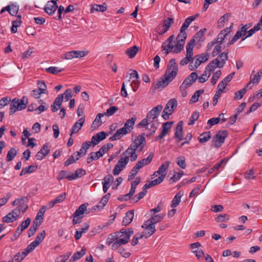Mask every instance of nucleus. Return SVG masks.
I'll return each mask as SVG.
<instances>
[{
	"mask_svg": "<svg viewBox=\"0 0 262 262\" xmlns=\"http://www.w3.org/2000/svg\"><path fill=\"white\" fill-rule=\"evenodd\" d=\"M178 72V66L176 60L172 58L170 60L167 66V68L165 74V77H162L160 80L155 84L154 89H159L161 88L166 87L169 83L177 75Z\"/></svg>",
	"mask_w": 262,
	"mask_h": 262,
	"instance_id": "1",
	"label": "nucleus"
},
{
	"mask_svg": "<svg viewBox=\"0 0 262 262\" xmlns=\"http://www.w3.org/2000/svg\"><path fill=\"white\" fill-rule=\"evenodd\" d=\"M97 144H98V133L93 136L91 141H86L82 143L79 151L75 152L76 154V157H77V159H79L81 157L85 155L87 150L90 147H93Z\"/></svg>",
	"mask_w": 262,
	"mask_h": 262,
	"instance_id": "2",
	"label": "nucleus"
},
{
	"mask_svg": "<svg viewBox=\"0 0 262 262\" xmlns=\"http://www.w3.org/2000/svg\"><path fill=\"white\" fill-rule=\"evenodd\" d=\"M28 103V98L26 96H23L20 99L14 98L10 104V115L13 114L17 111H21L26 108Z\"/></svg>",
	"mask_w": 262,
	"mask_h": 262,
	"instance_id": "3",
	"label": "nucleus"
},
{
	"mask_svg": "<svg viewBox=\"0 0 262 262\" xmlns=\"http://www.w3.org/2000/svg\"><path fill=\"white\" fill-rule=\"evenodd\" d=\"M177 101L176 99L173 98L169 100L167 103L164 111L162 112V117L165 120L169 119L174 110L177 106Z\"/></svg>",
	"mask_w": 262,
	"mask_h": 262,
	"instance_id": "4",
	"label": "nucleus"
},
{
	"mask_svg": "<svg viewBox=\"0 0 262 262\" xmlns=\"http://www.w3.org/2000/svg\"><path fill=\"white\" fill-rule=\"evenodd\" d=\"M146 146V139L144 137V134L140 135L137 137L130 145V147L135 148L137 151L141 152Z\"/></svg>",
	"mask_w": 262,
	"mask_h": 262,
	"instance_id": "5",
	"label": "nucleus"
},
{
	"mask_svg": "<svg viewBox=\"0 0 262 262\" xmlns=\"http://www.w3.org/2000/svg\"><path fill=\"white\" fill-rule=\"evenodd\" d=\"M228 136L227 130L219 131L212 138V142L213 146L219 148L224 143L225 140Z\"/></svg>",
	"mask_w": 262,
	"mask_h": 262,
	"instance_id": "6",
	"label": "nucleus"
},
{
	"mask_svg": "<svg viewBox=\"0 0 262 262\" xmlns=\"http://www.w3.org/2000/svg\"><path fill=\"white\" fill-rule=\"evenodd\" d=\"M129 159L128 157H122V154L120 156V159L118 162L117 164L115 166L113 173L115 176L118 175L120 172L123 169L127 164L128 163Z\"/></svg>",
	"mask_w": 262,
	"mask_h": 262,
	"instance_id": "7",
	"label": "nucleus"
},
{
	"mask_svg": "<svg viewBox=\"0 0 262 262\" xmlns=\"http://www.w3.org/2000/svg\"><path fill=\"white\" fill-rule=\"evenodd\" d=\"M88 203H84L81 205L73 213V217H76V216H80L83 218L84 214H89L91 210L90 209L88 208Z\"/></svg>",
	"mask_w": 262,
	"mask_h": 262,
	"instance_id": "8",
	"label": "nucleus"
},
{
	"mask_svg": "<svg viewBox=\"0 0 262 262\" xmlns=\"http://www.w3.org/2000/svg\"><path fill=\"white\" fill-rule=\"evenodd\" d=\"M192 43H190L189 45H187L186 46V56L183 58L181 61L180 64L181 66H184L188 64L191 59L192 58V56L193 55V50L192 49Z\"/></svg>",
	"mask_w": 262,
	"mask_h": 262,
	"instance_id": "9",
	"label": "nucleus"
},
{
	"mask_svg": "<svg viewBox=\"0 0 262 262\" xmlns=\"http://www.w3.org/2000/svg\"><path fill=\"white\" fill-rule=\"evenodd\" d=\"M206 31V29L200 30L199 32L195 34L193 38L190 40L189 42H188L187 45L192 43V49L193 50L196 42H199L204 41L203 36Z\"/></svg>",
	"mask_w": 262,
	"mask_h": 262,
	"instance_id": "10",
	"label": "nucleus"
},
{
	"mask_svg": "<svg viewBox=\"0 0 262 262\" xmlns=\"http://www.w3.org/2000/svg\"><path fill=\"white\" fill-rule=\"evenodd\" d=\"M173 121L166 122L162 124V132L156 137L155 140L158 141L162 139L168 133V130L171 128L172 125L173 124Z\"/></svg>",
	"mask_w": 262,
	"mask_h": 262,
	"instance_id": "11",
	"label": "nucleus"
},
{
	"mask_svg": "<svg viewBox=\"0 0 262 262\" xmlns=\"http://www.w3.org/2000/svg\"><path fill=\"white\" fill-rule=\"evenodd\" d=\"M58 6L56 1L51 0L48 2L44 8L45 11L49 15H51L56 11Z\"/></svg>",
	"mask_w": 262,
	"mask_h": 262,
	"instance_id": "12",
	"label": "nucleus"
},
{
	"mask_svg": "<svg viewBox=\"0 0 262 262\" xmlns=\"http://www.w3.org/2000/svg\"><path fill=\"white\" fill-rule=\"evenodd\" d=\"M142 228H145L146 230H147L146 238L152 235L156 231L155 225L152 223L150 221H146L142 225Z\"/></svg>",
	"mask_w": 262,
	"mask_h": 262,
	"instance_id": "13",
	"label": "nucleus"
},
{
	"mask_svg": "<svg viewBox=\"0 0 262 262\" xmlns=\"http://www.w3.org/2000/svg\"><path fill=\"white\" fill-rule=\"evenodd\" d=\"M136 151H137V150H135V148H132L129 146L124 152L122 153V157H128L129 159L130 158L131 161L134 162L138 158Z\"/></svg>",
	"mask_w": 262,
	"mask_h": 262,
	"instance_id": "14",
	"label": "nucleus"
},
{
	"mask_svg": "<svg viewBox=\"0 0 262 262\" xmlns=\"http://www.w3.org/2000/svg\"><path fill=\"white\" fill-rule=\"evenodd\" d=\"M198 78V75L196 72L191 73L182 82V84L188 88L194 83Z\"/></svg>",
	"mask_w": 262,
	"mask_h": 262,
	"instance_id": "15",
	"label": "nucleus"
},
{
	"mask_svg": "<svg viewBox=\"0 0 262 262\" xmlns=\"http://www.w3.org/2000/svg\"><path fill=\"white\" fill-rule=\"evenodd\" d=\"M50 152L49 143L45 144L40 150L36 154V157L38 160H41L48 155Z\"/></svg>",
	"mask_w": 262,
	"mask_h": 262,
	"instance_id": "16",
	"label": "nucleus"
},
{
	"mask_svg": "<svg viewBox=\"0 0 262 262\" xmlns=\"http://www.w3.org/2000/svg\"><path fill=\"white\" fill-rule=\"evenodd\" d=\"M183 121H179L177 124V127L176 128L174 138L177 139L178 142H180V141L183 140Z\"/></svg>",
	"mask_w": 262,
	"mask_h": 262,
	"instance_id": "17",
	"label": "nucleus"
},
{
	"mask_svg": "<svg viewBox=\"0 0 262 262\" xmlns=\"http://www.w3.org/2000/svg\"><path fill=\"white\" fill-rule=\"evenodd\" d=\"M85 119L84 118H80L75 123L71 129L70 136L73 134L77 133L81 128L84 123Z\"/></svg>",
	"mask_w": 262,
	"mask_h": 262,
	"instance_id": "18",
	"label": "nucleus"
},
{
	"mask_svg": "<svg viewBox=\"0 0 262 262\" xmlns=\"http://www.w3.org/2000/svg\"><path fill=\"white\" fill-rule=\"evenodd\" d=\"M163 109V106L161 104L153 107L147 114V116L158 119V117L160 115V112Z\"/></svg>",
	"mask_w": 262,
	"mask_h": 262,
	"instance_id": "19",
	"label": "nucleus"
},
{
	"mask_svg": "<svg viewBox=\"0 0 262 262\" xmlns=\"http://www.w3.org/2000/svg\"><path fill=\"white\" fill-rule=\"evenodd\" d=\"M128 134L127 130L125 128H121L118 129L113 136L109 138L111 141H115L120 139L124 135Z\"/></svg>",
	"mask_w": 262,
	"mask_h": 262,
	"instance_id": "20",
	"label": "nucleus"
},
{
	"mask_svg": "<svg viewBox=\"0 0 262 262\" xmlns=\"http://www.w3.org/2000/svg\"><path fill=\"white\" fill-rule=\"evenodd\" d=\"M112 246L113 250H116L122 245L127 244L129 242L128 236L125 237V238H118Z\"/></svg>",
	"mask_w": 262,
	"mask_h": 262,
	"instance_id": "21",
	"label": "nucleus"
},
{
	"mask_svg": "<svg viewBox=\"0 0 262 262\" xmlns=\"http://www.w3.org/2000/svg\"><path fill=\"white\" fill-rule=\"evenodd\" d=\"M63 99V95H58L54 100L53 104L51 105V107L53 112H56L59 110V107L61 105Z\"/></svg>",
	"mask_w": 262,
	"mask_h": 262,
	"instance_id": "22",
	"label": "nucleus"
},
{
	"mask_svg": "<svg viewBox=\"0 0 262 262\" xmlns=\"http://www.w3.org/2000/svg\"><path fill=\"white\" fill-rule=\"evenodd\" d=\"M220 61L218 58H216L210 62L209 64L206 67V70L209 72H213L216 67L222 68L221 67Z\"/></svg>",
	"mask_w": 262,
	"mask_h": 262,
	"instance_id": "23",
	"label": "nucleus"
},
{
	"mask_svg": "<svg viewBox=\"0 0 262 262\" xmlns=\"http://www.w3.org/2000/svg\"><path fill=\"white\" fill-rule=\"evenodd\" d=\"M134 216V210H129L125 214V216L123 220L122 224L125 226L129 225L132 222Z\"/></svg>",
	"mask_w": 262,
	"mask_h": 262,
	"instance_id": "24",
	"label": "nucleus"
},
{
	"mask_svg": "<svg viewBox=\"0 0 262 262\" xmlns=\"http://www.w3.org/2000/svg\"><path fill=\"white\" fill-rule=\"evenodd\" d=\"M199 16V14H196L194 15L190 16L188 17H187L184 23H183V25L181 27V29H182V30H187V29L188 28L190 24L194 21L198 16Z\"/></svg>",
	"mask_w": 262,
	"mask_h": 262,
	"instance_id": "25",
	"label": "nucleus"
},
{
	"mask_svg": "<svg viewBox=\"0 0 262 262\" xmlns=\"http://www.w3.org/2000/svg\"><path fill=\"white\" fill-rule=\"evenodd\" d=\"M254 73L255 71H253L251 75V82H252V84H257L259 82L262 76V69L255 75H254Z\"/></svg>",
	"mask_w": 262,
	"mask_h": 262,
	"instance_id": "26",
	"label": "nucleus"
},
{
	"mask_svg": "<svg viewBox=\"0 0 262 262\" xmlns=\"http://www.w3.org/2000/svg\"><path fill=\"white\" fill-rule=\"evenodd\" d=\"M86 253V249L83 247L80 251H77L74 254L70 259V262H74L79 259Z\"/></svg>",
	"mask_w": 262,
	"mask_h": 262,
	"instance_id": "27",
	"label": "nucleus"
},
{
	"mask_svg": "<svg viewBox=\"0 0 262 262\" xmlns=\"http://www.w3.org/2000/svg\"><path fill=\"white\" fill-rule=\"evenodd\" d=\"M139 51V48L137 46H134L131 48L127 49L125 51L126 54L130 58H134Z\"/></svg>",
	"mask_w": 262,
	"mask_h": 262,
	"instance_id": "28",
	"label": "nucleus"
},
{
	"mask_svg": "<svg viewBox=\"0 0 262 262\" xmlns=\"http://www.w3.org/2000/svg\"><path fill=\"white\" fill-rule=\"evenodd\" d=\"M72 174L69 173L66 170H61L59 172L57 179L58 180L60 181L64 178H66L70 181H72Z\"/></svg>",
	"mask_w": 262,
	"mask_h": 262,
	"instance_id": "29",
	"label": "nucleus"
},
{
	"mask_svg": "<svg viewBox=\"0 0 262 262\" xmlns=\"http://www.w3.org/2000/svg\"><path fill=\"white\" fill-rule=\"evenodd\" d=\"M211 138L210 132H204L201 134L198 138L200 143H205L207 142Z\"/></svg>",
	"mask_w": 262,
	"mask_h": 262,
	"instance_id": "30",
	"label": "nucleus"
},
{
	"mask_svg": "<svg viewBox=\"0 0 262 262\" xmlns=\"http://www.w3.org/2000/svg\"><path fill=\"white\" fill-rule=\"evenodd\" d=\"M118 110V107L116 106H111L109 108L106 110V112L104 114L99 113V119L104 115L107 116H111L114 114Z\"/></svg>",
	"mask_w": 262,
	"mask_h": 262,
	"instance_id": "31",
	"label": "nucleus"
},
{
	"mask_svg": "<svg viewBox=\"0 0 262 262\" xmlns=\"http://www.w3.org/2000/svg\"><path fill=\"white\" fill-rule=\"evenodd\" d=\"M89 228V225L88 224H85L83 227L80 228L79 230H76L75 234V239L76 240L79 239L81 238L82 234L85 233Z\"/></svg>",
	"mask_w": 262,
	"mask_h": 262,
	"instance_id": "32",
	"label": "nucleus"
},
{
	"mask_svg": "<svg viewBox=\"0 0 262 262\" xmlns=\"http://www.w3.org/2000/svg\"><path fill=\"white\" fill-rule=\"evenodd\" d=\"M169 164L170 162L169 161H167L166 163L162 164L159 168V169L157 170V173H160V176L164 175L165 178L166 175V171L168 168Z\"/></svg>",
	"mask_w": 262,
	"mask_h": 262,
	"instance_id": "33",
	"label": "nucleus"
},
{
	"mask_svg": "<svg viewBox=\"0 0 262 262\" xmlns=\"http://www.w3.org/2000/svg\"><path fill=\"white\" fill-rule=\"evenodd\" d=\"M30 252H31V251L27 248H26L24 251L21 252V257L20 258H19V256H20V252H18L14 255V260L16 262H19L21 261Z\"/></svg>",
	"mask_w": 262,
	"mask_h": 262,
	"instance_id": "34",
	"label": "nucleus"
},
{
	"mask_svg": "<svg viewBox=\"0 0 262 262\" xmlns=\"http://www.w3.org/2000/svg\"><path fill=\"white\" fill-rule=\"evenodd\" d=\"M136 120V118H132L131 119L127 120L125 123L123 128H125L127 130V133L130 132L131 129L133 128Z\"/></svg>",
	"mask_w": 262,
	"mask_h": 262,
	"instance_id": "35",
	"label": "nucleus"
},
{
	"mask_svg": "<svg viewBox=\"0 0 262 262\" xmlns=\"http://www.w3.org/2000/svg\"><path fill=\"white\" fill-rule=\"evenodd\" d=\"M153 157L154 154L152 153H150L146 158L143 159L141 161H139L138 163L142 168L144 166L148 165L151 162Z\"/></svg>",
	"mask_w": 262,
	"mask_h": 262,
	"instance_id": "36",
	"label": "nucleus"
},
{
	"mask_svg": "<svg viewBox=\"0 0 262 262\" xmlns=\"http://www.w3.org/2000/svg\"><path fill=\"white\" fill-rule=\"evenodd\" d=\"M37 166L30 165L28 167L23 168L21 172L20 173L19 176H22L27 173H31L35 171L37 169Z\"/></svg>",
	"mask_w": 262,
	"mask_h": 262,
	"instance_id": "37",
	"label": "nucleus"
},
{
	"mask_svg": "<svg viewBox=\"0 0 262 262\" xmlns=\"http://www.w3.org/2000/svg\"><path fill=\"white\" fill-rule=\"evenodd\" d=\"M113 147V144L111 143L104 145L99 149V158L107 152L110 149Z\"/></svg>",
	"mask_w": 262,
	"mask_h": 262,
	"instance_id": "38",
	"label": "nucleus"
},
{
	"mask_svg": "<svg viewBox=\"0 0 262 262\" xmlns=\"http://www.w3.org/2000/svg\"><path fill=\"white\" fill-rule=\"evenodd\" d=\"M17 152L15 148H11L8 151L7 155L6 161L10 162L12 161L16 156Z\"/></svg>",
	"mask_w": 262,
	"mask_h": 262,
	"instance_id": "39",
	"label": "nucleus"
},
{
	"mask_svg": "<svg viewBox=\"0 0 262 262\" xmlns=\"http://www.w3.org/2000/svg\"><path fill=\"white\" fill-rule=\"evenodd\" d=\"M204 92V90L200 89L196 91L191 97L189 103H193L197 102L200 95Z\"/></svg>",
	"mask_w": 262,
	"mask_h": 262,
	"instance_id": "40",
	"label": "nucleus"
},
{
	"mask_svg": "<svg viewBox=\"0 0 262 262\" xmlns=\"http://www.w3.org/2000/svg\"><path fill=\"white\" fill-rule=\"evenodd\" d=\"M230 17V15L229 13H226L222 16L218 20V27L220 28H222L224 25V23L229 20Z\"/></svg>",
	"mask_w": 262,
	"mask_h": 262,
	"instance_id": "41",
	"label": "nucleus"
},
{
	"mask_svg": "<svg viewBox=\"0 0 262 262\" xmlns=\"http://www.w3.org/2000/svg\"><path fill=\"white\" fill-rule=\"evenodd\" d=\"M165 216V214L163 213L159 214L158 215H155L154 216H151L148 220L150 221L154 225L157 224V223L160 222L162 220Z\"/></svg>",
	"mask_w": 262,
	"mask_h": 262,
	"instance_id": "42",
	"label": "nucleus"
},
{
	"mask_svg": "<svg viewBox=\"0 0 262 262\" xmlns=\"http://www.w3.org/2000/svg\"><path fill=\"white\" fill-rule=\"evenodd\" d=\"M16 220V218L13 213H9L6 216L3 217V222L7 223H13Z\"/></svg>",
	"mask_w": 262,
	"mask_h": 262,
	"instance_id": "43",
	"label": "nucleus"
},
{
	"mask_svg": "<svg viewBox=\"0 0 262 262\" xmlns=\"http://www.w3.org/2000/svg\"><path fill=\"white\" fill-rule=\"evenodd\" d=\"M185 31L186 30H182V29H180V32L177 36V41L185 43V40L187 37V34Z\"/></svg>",
	"mask_w": 262,
	"mask_h": 262,
	"instance_id": "44",
	"label": "nucleus"
},
{
	"mask_svg": "<svg viewBox=\"0 0 262 262\" xmlns=\"http://www.w3.org/2000/svg\"><path fill=\"white\" fill-rule=\"evenodd\" d=\"M228 52L222 53L217 58L220 61L221 67L223 68L224 67L226 60L228 59Z\"/></svg>",
	"mask_w": 262,
	"mask_h": 262,
	"instance_id": "45",
	"label": "nucleus"
},
{
	"mask_svg": "<svg viewBox=\"0 0 262 262\" xmlns=\"http://www.w3.org/2000/svg\"><path fill=\"white\" fill-rule=\"evenodd\" d=\"M247 92L246 88H244L242 90L237 91L234 94V99L235 100H240L241 99L244 95L246 94Z\"/></svg>",
	"mask_w": 262,
	"mask_h": 262,
	"instance_id": "46",
	"label": "nucleus"
},
{
	"mask_svg": "<svg viewBox=\"0 0 262 262\" xmlns=\"http://www.w3.org/2000/svg\"><path fill=\"white\" fill-rule=\"evenodd\" d=\"M176 163L182 169H185L186 166L185 158L184 156H179L177 158Z\"/></svg>",
	"mask_w": 262,
	"mask_h": 262,
	"instance_id": "47",
	"label": "nucleus"
},
{
	"mask_svg": "<svg viewBox=\"0 0 262 262\" xmlns=\"http://www.w3.org/2000/svg\"><path fill=\"white\" fill-rule=\"evenodd\" d=\"M199 116H200V113L198 112H197V111L194 112L192 114L191 116L189 119V122L188 123V124L189 125H192L194 124L195 121L198 119Z\"/></svg>",
	"mask_w": 262,
	"mask_h": 262,
	"instance_id": "48",
	"label": "nucleus"
},
{
	"mask_svg": "<svg viewBox=\"0 0 262 262\" xmlns=\"http://www.w3.org/2000/svg\"><path fill=\"white\" fill-rule=\"evenodd\" d=\"M85 171L84 169L81 168L78 169L74 173H72V178H71L73 179V180H76L78 178L81 177L82 176L85 174Z\"/></svg>",
	"mask_w": 262,
	"mask_h": 262,
	"instance_id": "49",
	"label": "nucleus"
},
{
	"mask_svg": "<svg viewBox=\"0 0 262 262\" xmlns=\"http://www.w3.org/2000/svg\"><path fill=\"white\" fill-rule=\"evenodd\" d=\"M76 154L75 152L64 163V166H68L77 161L78 159H77V157H76Z\"/></svg>",
	"mask_w": 262,
	"mask_h": 262,
	"instance_id": "50",
	"label": "nucleus"
},
{
	"mask_svg": "<svg viewBox=\"0 0 262 262\" xmlns=\"http://www.w3.org/2000/svg\"><path fill=\"white\" fill-rule=\"evenodd\" d=\"M184 43L177 41V44L174 46L172 52L174 53H180L184 48Z\"/></svg>",
	"mask_w": 262,
	"mask_h": 262,
	"instance_id": "51",
	"label": "nucleus"
},
{
	"mask_svg": "<svg viewBox=\"0 0 262 262\" xmlns=\"http://www.w3.org/2000/svg\"><path fill=\"white\" fill-rule=\"evenodd\" d=\"M229 220V215L227 214H222L219 215L215 220L217 222L221 223V222H227Z\"/></svg>",
	"mask_w": 262,
	"mask_h": 262,
	"instance_id": "52",
	"label": "nucleus"
},
{
	"mask_svg": "<svg viewBox=\"0 0 262 262\" xmlns=\"http://www.w3.org/2000/svg\"><path fill=\"white\" fill-rule=\"evenodd\" d=\"M63 70V69H59L55 67H50L46 69V71L53 74H57Z\"/></svg>",
	"mask_w": 262,
	"mask_h": 262,
	"instance_id": "53",
	"label": "nucleus"
},
{
	"mask_svg": "<svg viewBox=\"0 0 262 262\" xmlns=\"http://www.w3.org/2000/svg\"><path fill=\"white\" fill-rule=\"evenodd\" d=\"M45 230H43L40 233L38 234L36 237L35 240L33 242H35V244H37V245H39L45 238Z\"/></svg>",
	"mask_w": 262,
	"mask_h": 262,
	"instance_id": "54",
	"label": "nucleus"
},
{
	"mask_svg": "<svg viewBox=\"0 0 262 262\" xmlns=\"http://www.w3.org/2000/svg\"><path fill=\"white\" fill-rule=\"evenodd\" d=\"M174 23V20L171 17H169L164 21L163 27L167 29L168 30L170 28L171 26Z\"/></svg>",
	"mask_w": 262,
	"mask_h": 262,
	"instance_id": "55",
	"label": "nucleus"
},
{
	"mask_svg": "<svg viewBox=\"0 0 262 262\" xmlns=\"http://www.w3.org/2000/svg\"><path fill=\"white\" fill-rule=\"evenodd\" d=\"M221 74L222 72L221 70H218L213 74V76L211 79V82L213 85H215L216 84V81L221 76Z\"/></svg>",
	"mask_w": 262,
	"mask_h": 262,
	"instance_id": "56",
	"label": "nucleus"
},
{
	"mask_svg": "<svg viewBox=\"0 0 262 262\" xmlns=\"http://www.w3.org/2000/svg\"><path fill=\"white\" fill-rule=\"evenodd\" d=\"M195 58H198L201 61V63L205 62L206 61L209 57V54L208 53H203L201 54H198L195 56Z\"/></svg>",
	"mask_w": 262,
	"mask_h": 262,
	"instance_id": "57",
	"label": "nucleus"
},
{
	"mask_svg": "<svg viewBox=\"0 0 262 262\" xmlns=\"http://www.w3.org/2000/svg\"><path fill=\"white\" fill-rule=\"evenodd\" d=\"M11 101V99L9 97H6L0 99V110L8 105Z\"/></svg>",
	"mask_w": 262,
	"mask_h": 262,
	"instance_id": "58",
	"label": "nucleus"
},
{
	"mask_svg": "<svg viewBox=\"0 0 262 262\" xmlns=\"http://www.w3.org/2000/svg\"><path fill=\"white\" fill-rule=\"evenodd\" d=\"M181 196L179 194H176L171 202V207L172 208L177 207L181 201Z\"/></svg>",
	"mask_w": 262,
	"mask_h": 262,
	"instance_id": "59",
	"label": "nucleus"
},
{
	"mask_svg": "<svg viewBox=\"0 0 262 262\" xmlns=\"http://www.w3.org/2000/svg\"><path fill=\"white\" fill-rule=\"evenodd\" d=\"M210 76V74L209 73L208 74V71L205 70L202 75L201 77H198V79H199V82L200 83H204L208 79Z\"/></svg>",
	"mask_w": 262,
	"mask_h": 262,
	"instance_id": "60",
	"label": "nucleus"
},
{
	"mask_svg": "<svg viewBox=\"0 0 262 262\" xmlns=\"http://www.w3.org/2000/svg\"><path fill=\"white\" fill-rule=\"evenodd\" d=\"M10 9L9 10V14L12 16H15L18 12L19 7L13 4L10 5Z\"/></svg>",
	"mask_w": 262,
	"mask_h": 262,
	"instance_id": "61",
	"label": "nucleus"
},
{
	"mask_svg": "<svg viewBox=\"0 0 262 262\" xmlns=\"http://www.w3.org/2000/svg\"><path fill=\"white\" fill-rule=\"evenodd\" d=\"M242 36H244V35L238 30L235 35L233 37L232 39L229 41V45L233 44L235 41H236L239 38H240Z\"/></svg>",
	"mask_w": 262,
	"mask_h": 262,
	"instance_id": "62",
	"label": "nucleus"
},
{
	"mask_svg": "<svg viewBox=\"0 0 262 262\" xmlns=\"http://www.w3.org/2000/svg\"><path fill=\"white\" fill-rule=\"evenodd\" d=\"M30 223L31 219L28 217L25 221H23L18 227L22 231H23L28 227Z\"/></svg>",
	"mask_w": 262,
	"mask_h": 262,
	"instance_id": "63",
	"label": "nucleus"
},
{
	"mask_svg": "<svg viewBox=\"0 0 262 262\" xmlns=\"http://www.w3.org/2000/svg\"><path fill=\"white\" fill-rule=\"evenodd\" d=\"M70 255L71 253L68 252L63 255H61L56 258L55 262H66L69 258Z\"/></svg>",
	"mask_w": 262,
	"mask_h": 262,
	"instance_id": "64",
	"label": "nucleus"
}]
</instances>
